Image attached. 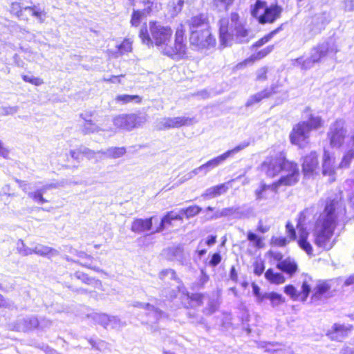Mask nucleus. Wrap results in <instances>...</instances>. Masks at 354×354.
Masks as SVG:
<instances>
[{
    "label": "nucleus",
    "instance_id": "obj_1",
    "mask_svg": "<svg viewBox=\"0 0 354 354\" xmlns=\"http://www.w3.org/2000/svg\"><path fill=\"white\" fill-rule=\"evenodd\" d=\"M185 28L180 24L176 29L174 46L171 41L172 30L170 27L162 26L157 21H150L149 29L145 25L139 32V37L143 44L148 46L153 44L163 54L173 59H180L186 53V44L184 39Z\"/></svg>",
    "mask_w": 354,
    "mask_h": 354
},
{
    "label": "nucleus",
    "instance_id": "obj_2",
    "mask_svg": "<svg viewBox=\"0 0 354 354\" xmlns=\"http://www.w3.org/2000/svg\"><path fill=\"white\" fill-rule=\"evenodd\" d=\"M346 214L344 204L341 200L335 198L326 202L324 212L316 221L313 236L315 244L326 250H330L335 241L332 239L337 225V218Z\"/></svg>",
    "mask_w": 354,
    "mask_h": 354
},
{
    "label": "nucleus",
    "instance_id": "obj_3",
    "mask_svg": "<svg viewBox=\"0 0 354 354\" xmlns=\"http://www.w3.org/2000/svg\"><path fill=\"white\" fill-rule=\"evenodd\" d=\"M261 170L267 176L274 177L281 171L284 174L279 180L284 179L281 185L290 186L299 180L297 165L287 160L281 154L274 157H268L261 165Z\"/></svg>",
    "mask_w": 354,
    "mask_h": 354
},
{
    "label": "nucleus",
    "instance_id": "obj_4",
    "mask_svg": "<svg viewBox=\"0 0 354 354\" xmlns=\"http://www.w3.org/2000/svg\"><path fill=\"white\" fill-rule=\"evenodd\" d=\"M304 118L306 120L297 124L292 129L290 134V140L292 144L303 148L308 143L310 132L316 130L323 126L322 118L311 113L310 109L306 108Z\"/></svg>",
    "mask_w": 354,
    "mask_h": 354
},
{
    "label": "nucleus",
    "instance_id": "obj_5",
    "mask_svg": "<svg viewBox=\"0 0 354 354\" xmlns=\"http://www.w3.org/2000/svg\"><path fill=\"white\" fill-rule=\"evenodd\" d=\"M218 26L220 43L223 47L227 46L234 39L240 43L248 41V30L239 21L238 14L232 13L230 26L227 18L221 19Z\"/></svg>",
    "mask_w": 354,
    "mask_h": 354
},
{
    "label": "nucleus",
    "instance_id": "obj_6",
    "mask_svg": "<svg viewBox=\"0 0 354 354\" xmlns=\"http://www.w3.org/2000/svg\"><path fill=\"white\" fill-rule=\"evenodd\" d=\"M338 51L339 49L335 41L333 39H329L313 47L308 58L305 60L298 58L296 59V63L301 66L302 69H309L315 63H318L326 57H333Z\"/></svg>",
    "mask_w": 354,
    "mask_h": 354
},
{
    "label": "nucleus",
    "instance_id": "obj_7",
    "mask_svg": "<svg viewBox=\"0 0 354 354\" xmlns=\"http://www.w3.org/2000/svg\"><path fill=\"white\" fill-rule=\"evenodd\" d=\"M283 8L277 3L268 5L266 1L257 0L252 6L251 14L259 24H272L280 18Z\"/></svg>",
    "mask_w": 354,
    "mask_h": 354
},
{
    "label": "nucleus",
    "instance_id": "obj_8",
    "mask_svg": "<svg viewBox=\"0 0 354 354\" xmlns=\"http://www.w3.org/2000/svg\"><path fill=\"white\" fill-rule=\"evenodd\" d=\"M348 131L345 126V122L339 119L332 123L327 132V138L330 145L333 148H340L343 146L347 138Z\"/></svg>",
    "mask_w": 354,
    "mask_h": 354
},
{
    "label": "nucleus",
    "instance_id": "obj_9",
    "mask_svg": "<svg viewBox=\"0 0 354 354\" xmlns=\"http://www.w3.org/2000/svg\"><path fill=\"white\" fill-rule=\"evenodd\" d=\"M147 118L142 114H122L115 117L113 120L114 126L119 129L131 131L145 124Z\"/></svg>",
    "mask_w": 354,
    "mask_h": 354
},
{
    "label": "nucleus",
    "instance_id": "obj_10",
    "mask_svg": "<svg viewBox=\"0 0 354 354\" xmlns=\"http://www.w3.org/2000/svg\"><path fill=\"white\" fill-rule=\"evenodd\" d=\"M249 145V142L245 141L239 144L232 149L228 150L223 153V154L208 160L205 164L198 167L200 172H203L204 175L207 174L210 170L217 167L218 166L223 163L229 157L244 149L245 148L248 147Z\"/></svg>",
    "mask_w": 354,
    "mask_h": 354
},
{
    "label": "nucleus",
    "instance_id": "obj_11",
    "mask_svg": "<svg viewBox=\"0 0 354 354\" xmlns=\"http://www.w3.org/2000/svg\"><path fill=\"white\" fill-rule=\"evenodd\" d=\"M189 41L191 45L198 48L214 46L216 44L209 29L194 32L190 35Z\"/></svg>",
    "mask_w": 354,
    "mask_h": 354
},
{
    "label": "nucleus",
    "instance_id": "obj_12",
    "mask_svg": "<svg viewBox=\"0 0 354 354\" xmlns=\"http://www.w3.org/2000/svg\"><path fill=\"white\" fill-rule=\"evenodd\" d=\"M330 21V15L327 12L315 15L308 25L311 37L319 33Z\"/></svg>",
    "mask_w": 354,
    "mask_h": 354
},
{
    "label": "nucleus",
    "instance_id": "obj_13",
    "mask_svg": "<svg viewBox=\"0 0 354 354\" xmlns=\"http://www.w3.org/2000/svg\"><path fill=\"white\" fill-rule=\"evenodd\" d=\"M283 180L284 179L283 178L271 185L262 183L259 188L255 191L256 200L261 201L273 197L274 194L277 193L278 188L281 186V183Z\"/></svg>",
    "mask_w": 354,
    "mask_h": 354
},
{
    "label": "nucleus",
    "instance_id": "obj_14",
    "mask_svg": "<svg viewBox=\"0 0 354 354\" xmlns=\"http://www.w3.org/2000/svg\"><path fill=\"white\" fill-rule=\"evenodd\" d=\"M192 118L181 116L175 118H162L158 124V128L160 130L178 128L183 126H188L192 123Z\"/></svg>",
    "mask_w": 354,
    "mask_h": 354
},
{
    "label": "nucleus",
    "instance_id": "obj_15",
    "mask_svg": "<svg viewBox=\"0 0 354 354\" xmlns=\"http://www.w3.org/2000/svg\"><path fill=\"white\" fill-rule=\"evenodd\" d=\"M190 35L195 31L209 29L208 15L207 13H200L191 17L187 21Z\"/></svg>",
    "mask_w": 354,
    "mask_h": 354
},
{
    "label": "nucleus",
    "instance_id": "obj_16",
    "mask_svg": "<svg viewBox=\"0 0 354 354\" xmlns=\"http://www.w3.org/2000/svg\"><path fill=\"white\" fill-rule=\"evenodd\" d=\"M318 155L315 151H311L302 158V171L305 176H311L318 167Z\"/></svg>",
    "mask_w": 354,
    "mask_h": 354
},
{
    "label": "nucleus",
    "instance_id": "obj_17",
    "mask_svg": "<svg viewBox=\"0 0 354 354\" xmlns=\"http://www.w3.org/2000/svg\"><path fill=\"white\" fill-rule=\"evenodd\" d=\"M322 174L324 176H329V180L333 182L335 180V158L328 150L324 149L322 158Z\"/></svg>",
    "mask_w": 354,
    "mask_h": 354
},
{
    "label": "nucleus",
    "instance_id": "obj_18",
    "mask_svg": "<svg viewBox=\"0 0 354 354\" xmlns=\"http://www.w3.org/2000/svg\"><path fill=\"white\" fill-rule=\"evenodd\" d=\"M167 257L171 260H176L181 264H184L188 259L189 254L184 251L183 246L180 244L173 245L166 250Z\"/></svg>",
    "mask_w": 354,
    "mask_h": 354
},
{
    "label": "nucleus",
    "instance_id": "obj_19",
    "mask_svg": "<svg viewBox=\"0 0 354 354\" xmlns=\"http://www.w3.org/2000/svg\"><path fill=\"white\" fill-rule=\"evenodd\" d=\"M153 217H149L145 219L136 218L131 224V230L135 233L140 234L149 231L152 227V221Z\"/></svg>",
    "mask_w": 354,
    "mask_h": 354
},
{
    "label": "nucleus",
    "instance_id": "obj_20",
    "mask_svg": "<svg viewBox=\"0 0 354 354\" xmlns=\"http://www.w3.org/2000/svg\"><path fill=\"white\" fill-rule=\"evenodd\" d=\"M299 238L297 243L299 246L304 250L308 254H311L313 252V247L308 241V232L306 229L301 227L299 224L297 225Z\"/></svg>",
    "mask_w": 354,
    "mask_h": 354
},
{
    "label": "nucleus",
    "instance_id": "obj_21",
    "mask_svg": "<svg viewBox=\"0 0 354 354\" xmlns=\"http://www.w3.org/2000/svg\"><path fill=\"white\" fill-rule=\"evenodd\" d=\"M351 328L342 324H335L326 335L333 340L342 341L348 335Z\"/></svg>",
    "mask_w": 354,
    "mask_h": 354
},
{
    "label": "nucleus",
    "instance_id": "obj_22",
    "mask_svg": "<svg viewBox=\"0 0 354 354\" xmlns=\"http://www.w3.org/2000/svg\"><path fill=\"white\" fill-rule=\"evenodd\" d=\"M276 267L277 269L289 275L290 277H292L298 270L297 263L291 258H287L278 262Z\"/></svg>",
    "mask_w": 354,
    "mask_h": 354
},
{
    "label": "nucleus",
    "instance_id": "obj_23",
    "mask_svg": "<svg viewBox=\"0 0 354 354\" xmlns=\"http://www.w3.org/2000/svg\"><path fill=\"white\" fill-rule=\"evenodd\" d=\"M93 116V114L88 115V113H82L81 114L82 118L84 120V123L82 125V131L84 134H89L93 133L95 132H98L102 130H104V129L100 127L97 124L94 123L91 117Z\"/></svg>",
    "mask_w": 354,
    "mask_h": 354
},
{
    "label": "nucleus",
    "instance_id": "obj_24",
    "mask_svg": "<svg viewBox=\"0 0 354 354\" xmlns=\"http://www.w3.org/2000/svg\"><path fill=\"white\" fill-rule=\"evenodd\" d=\"M228 186L226 183L220 184L205 190L203 196L215 198L227 192Z\"/></svg>",
    "mask_w": 354,
    "mask_h": 354
},
{
    "label": "nucleus",
    "instance_id": "obj_25",
    "mask_svg": "<svg viewBox=\"0 0 354 354\" xmlns=\"http://www.w3.org/2000/svg\"><path fill=\"white\" fill-rule=\"evenodd\" d=\"M272 93V89H265L258 93L252 95L247 101L246 106H250L256 103L259 102L263 99L270 97Z\"/></svg>",
    "mask_w": 354,
    "mask_h": 354
},
{
    "label": "nucleus",
    "instance_id": "obj_26",
    "mask_svg": "<svg viewBox=\"0 0 354 354\" xmlns=\"http://www.w3.org/2000/svg\"><path fill=\"white\" fill-rule=\"evenodd\" d=\"M134 306L140 307L142 308L147 310L149 312L148 315L153 317L155 321H158L160 318L162 317L163 315V313L161 310H160L157 308L154 307L153 306L148 303L142 304L138 302L136 304L134 305Z\"/></svg>",
    "mask_w": 354,
    "mask_h": 354
},
{
    "label": "nucleus",
    "instance_id": "obj_27",
    "mask_svg": "<svg viewBox=\"0 0 354 354\" xmlns=\"http://www.w3.org/2000/svg\"><path fill=\"white\" fill-rule=\"evenodd\" d=\"M266 279L272 283L281 284L286 281L284 276L280 272H274L272 269H268L265 273Z\"/></svg>",
    "mask_w": 354,
    "mask_h": 354
},
{
    "label": "nucleus",
    "instance_id": "obj_28",
    "mask_svg": "<svg viewBox=\"0 0 354 354\" xmlns=\"http://www.w3.org/2000/svg\"><path fill=\"white\" fill-rule=\"evenodd\" d=\"M98 153H102V155L110 158H118L125 154L126 149L124 147H111L106 151H98Z\"/></svg>",
    "mask_w": 354,
    "mask_h": 354
},
{
    "label": "nucleus",
    "instance_id": "obj_29",
    "mask_svg": "<svg viewBox=\"0 0 354 354\" xmlns=\"http://www.w3.org/2000/svg\"><path fill=\"white\" fill-rule=\"evenodd\" d=\"M234 0H212V8L218 12H225L233 4Z\"/></svg>",
    "mask_w": 354,
    "mask_h": 354
},
{
    "label": "nucleus",
    "instance_id": "obj_30",
    "mask_svg": "<svg viewBox=\"0 0 354 354\" xmlns=\"http://www.w3.org/2000/svg\"><path fill=\"white\" fill-rule=\"evenodd\" d=\"M115 102L122 104H128L130 102L140 103L141 97L138 95H118L115 99Z\"/></svg>",
    "mask_w": 354,
    "mask_h": 354
},
{
    "label": "nucleus",
    "instance_id": "obj_31",
    "mask_svg": "<svg viewBox=\"0 0 354 354\" xmlns=\"http://www.w3.org/2000/svg\"><path fill=\"white\" fill-rule=\"evenodd\" d=\"M264 297H266L265 299L270 301L273 307L278 306L285 302L284 297L281 294L275 292H268L264 295Z\"/></svg>",
    "mask_w": 354,
    "mask_h": 354
},
{
    "label": "nucleus",
    "instance_id": "obj_32",
    "mask_svg": "<svg viewBox=\"0 0 354 354\" xmlns=\"http://www.w3.org/2000/svg\"><path fill=\"white\" fill-rule=\"evenodd\" d=\"M19 322V324L23 325L22 329L26 330L36 328L40 324L38 319L35 317L24 318Z\"/></svg>",
    "mask_w": 354,
    "mask_h": 354
},
{
    "label": "nucleus",
    "instance_id": "obj_33",
    "mask_svg": "<svg viewBox=\"0 0 354 354\" xmlns=\"http://www.w3.org/2000/svg\"><path fill=\"white\" fill-rule=\"evenodd\" d=\"M32 250V253H35L41 256H46L50 254L52 255H57L58 254V252L56 250L43 245H37L35 248Z\"/></svg>",
    "mask_w": 354,
    "mask_h": 354
},
{
    "label": "nucleus",
    "instance_id": "obj_34",
    "mask_svg": "<svg viewBox=\"0 0 354 354\" xmlns=\"http://www.w3.org/2000/svg\"><path fill=\"white\" fill-rule=\"evenodd\" d=\"M312 279L310 277H305L301 285V292H300L301 300L302 301H306L307 299L310 291H311V286L310 284V281Z\"/></svg>",
    "mask_w": 354,
    "mask_h": 354
},
{
    "label": "nucleus",
    "instance_id": "obj_35",
    "mask_svg": "<svg viewBox=\"0 0 354 354\" xmlns=\"http://www.w3.org/2000/svg\"><path fill=\"white\" fill-rule=\"evenodd\" d=\"M90 317H91L95 323L102 326L104 328H107L109 327V316L107 315L95 313L91 314Z\"/></svg>",
    "mask_w": 354,
    "mask_h": 354
},
{
    "label": "nucleus",
    "instance_id": "obj_36",
    "mask_svg": "<svg viewBox=\"0 0 354 354\" xmlns=\"http://www.w3.org/2000/svg\"><path fill=\"white\" fill-rule=\"evenodd\" d=\"M330 288V286L327 282H319L314 288L313 297L319 299L320 297L326 293Z\"/></svg>",
    "mask_w": 354,
    "mask_h": 354
},
{
    "label": "nucleus",
    "instance_id": "obj_37",
    "mask_svg": "<svg viewBox=\"0 0 354 354\" xmlns=\"http://www.w3.org/2000/svg\"><path fill=\"white\" fill-rule=\"evenodd\" d=\"M222 211H223V215H224V217L232 216L235 218H241L243 216V213L239 210V207H226V208H223L222 209Z\"/></svg>",
    "mask_w": 354,
    "mask_h": 354
},
{
    "label": "nucleus",
    "instance_id": "obj_38",
    "mask_svg": "<svg viewBox=\"0 0 354 354\" xmlns=\"http://www.w3.org/2000/svg\"><path fill=\"white\" fill-rule=\"evenodd\" d=\"M202 210V208L198 205L189 206L187 208L181 209L180 213L185 214L187 218H190L198 215Z\"/></svg>",
    "mask_w": 354,
    "mask_h": 354
},
{
    "label": "nucleus",
    "instance_id": "obj_39",
    "mask_svg": "<svg viewBox=\"0 0 354 354\" xmlns=\"http://www.w3.org/2000/svg\"><path fill=\"white\" fill-rule=\"evenodd\" d=\"M283 24H281L280 26H279L277 28L274 29V30L271 31L269 34L264 36L263 38H261L260 40H259L256 43L257 46H261L264 44L267 43L270 39H271L275 35H277L278 32H279L282 30Z\"/></svg>",
    "mask_w": 354,
    "mask_h": 354
},
{
    "label": "nucleus",
    "instance_id": "obj_40",
    "mask_svg": "<svg viewBox=\"0 0 354 354\" xmlns=\"http://www.w3.org/2000/svg\"><path fill=\"white\" fill-rule=\"evenodd\" d=\"M284 292L294 301L298 300L301 295L300 292L292 285L286 286L284 287Z\"/></svg>",
    "mask_w": 354,
    "mask_h": 354
},
{
    "label": "nucleus",
    "instance_id": "obj_41",
    "mask_svg": "<svg viewBox=\"0 0 354 354\" xmlns=\"http://www.w3.org/2000/svg\"><path fill=\"white\" fill-rule=\"evenodd\" d=\"M354 158V151L352 150L348 151L342 158V161L339 165L340 168H347L349 167L353 159Z\"/></svg>",
    "mask_w": 354,
    "mask_h": 354
},
{
    "label": "nucleus",
    "instance_id": "obj_42",
    "mask_svg": "<svg viewBox=\"0 0 354 354\" xmlns=\"http://www.w3.org/2000/svg\"><path fill=\"white\" fill-rule=\"evenodd\" d=\"M89 343L91 345V346L97 350H99L100 351H104L107 349H109V344L101 339H90Z\"/></svg>",
    "mask_w": 354,
    "mask_h": 354
},
{
    "label": "nucleus",
    "instance_id": "obj_43",
    "mask_svg": "<svg viewBox=\"0 0 354 354\" xmlns=\"http://www.w3.org/2000/svg\"><path fill=\"white\" fill-rule=\"evenodd\" d=\"M17 250L23 256H28L32 254V250L26 246L24 241L19 239L17 243Z\"/></svg>",
    "mask_w": 354,
    "mask_h": 354
},
{
    "label": "nucleus",
    "instance_id": "obj_44",
    "mask_svg": "<svg viewBox=\"0 0 354 354\" xmlns=\"http://www.w3.org/2000/svg\"><path fill=\"white\" fill-rule=\"evenodd\" d=\"M118 48L120 55L131 52L132 50V43L129 39H124L122 44L118 46Z\"/></svg>",
    "mask_w": 354,
    "mask_h": 354
},
{
    "label": "nucleus",
    "instance_id": "obj_45",
    "mask_svg": "<svg viewBox=\"0 0 354 354\" xmlns=\"http://www.w3.org/2000/svg\"><path fill=\"white\" fill-rule=\"evenodd\" d=\"M28 196L39 204H44L48 201L43 197V194L37 189L35 192H28Z\"/></svg>",
    "mask_w": 354,
    "mask_h": 354
},
{
    "label": "nucleus",
    "instance_id": "obj_46",
    "mask_svg": "<svg viewBox=\"0 0 354 354\" xmlns=\"http://www.w3.org/2000/svg\"><path fill=\"white\" fill-rule=\"evenodd\" d=\"M184 5V0H172L170 6L172 8V15H176L181 12Z\"/></svg>",
    "mask_w": 354,
    "mask_h": 354
},
{
    "label": "nucleus",
    "instance_id": "obj_47",
    "mask_svg": "<svg viewBox=\"0 0 354 354\" xmlns=\"http://www.w3.org/2000/svg\"><path fill=\"white\" fill-rule=\"evenodd\" d=\"M252 292H253V294L257 298V301L258 303H261L263 300H265V298L264 297V295L268 293L267 292H261L260 291V288L259 287L258 285H257L256 283H252Z\"/></svg>",
    "mask_w": 354,
    "mask_h": 354
},
{
    "label": "nucleus",
    "instance_id": "obj_48",
    "mask_svg": "<svg viewBox=\"0 0 354 354\" xmlns=\"http://www.w3.org/2000/svg\"><path fill=\"white\" fill-rule=\"evenodd\" d=\"M124 326V324L117 317H109V327L119 329Z\"/></svg>",
    "mask_w": 354,
    "mask_h": 354
},
{
    "label": "nucleus",
    "instance_id": "obj_49",
    "mask_svg": "<svg viewBox=\"0 0 354 354\" xmlns=\"http://www.w3.org/2000/svg\"><path fill=\"white\" fill-rule=\"evenodd\" d=\"M24 10L30 11L31 15L38 19L41 22L44 21L42 18V11L36 6L25 7Z\"/></svg>",
    "mask_w": 354,
    "mask_h": 354
},
{
    "label": "nucleus",
    "instance_id": "obj_50",
    "mask_svg": "<svg viewBox=\"0 0 354 354\" xmlns=\"http://www.w3.org/2000/svg\"><path fill=\"white\" fill-rule=\"evenodd\" d=\"M159 277L161 280H165L167 277L170 279H175L176 277V272L172 269H166L160 272Z\"/></svg>",
    "mask_w": 354,
    "mask_h": 354
},
{
    "label": "nucleus",
    "instance_id": "obj_51",
    "mask_svg": "<svg viewBox=\"0 0 354 354\" xmlns=\"http://www.w3.org/2000/svg\"><path fill=\"white\" fill-rule=\"evenodd\" d=\"M73 277L76 278L77 279L81 280L82 282L86 283V284H91L93 281H94V279L89 278L86 274L82 272H76Z\"/></svg>",
    "mask_w": 354,
    "mask_h": 354
},
{
    "label": "nucleus",
    "instance_id": "obj_52",
    "mask_svg": "<svg viewBox=\"0 0 354 354\" xmlns=\"http://www.w3.org/2000/svg\"><path fill=\"white\" fill-rule=\"evenodd\" d=\"M22 79L24 82L30 83L35 86H40L44 83L41 79L34 76L22 75Z\"/></svg>",
    "mask_w": 354,
    "mask_h": 354
},
{
    "label": "nucleus",
    "instance_id": "obj_53",
    "mask_svg": "<svg viewBox=\"0 0 354 354\" xmlns=\"http://www.w3.org/2000/svg\"><path fill=\"white\" fill-rule=\"evenodd\" d=\"M80 152L82 155L85 156L88 159H93L96 158L97 154H100L98 151H94L85 147H80Z\"/></svg>",
    "mask_w": 354,
    "mask_h": 354
},
{
    "label": "nucleus",
    "instance_id": "obj_54",
    "mask_svg": "<svg viewBox=\"0 0 354 354\" xmlns=\"http://www.w3.org/2000/svg\"><path fill=\"white\" fill-rule=\"evenodd\" d=\"M142 16V12L139 10H133L132 15H131V24L133 26H138L139 24L140 23V20Z\"/></svg>",
    "mask_w": 354,
    "mask_h": 354
},
{
    "label": "nucleus",
    "instance_id": "obj_55",
    "mask_svg": "<svg viewBox=\"0 0 354 354\" xmlns=\"http://www.w3.org/2000/svg\"><path fill=\"white\" fill-rule=\"evenodd\" d=\"M172 221L173 220L170 219V217H169L168 214H167L162 218L159 227H158L153 233L162 231L165 229L166 225H171Z\"/></svg>",
    "mask_w": 354,
    "mask_h": 354
},
{
    "label": "nucleus",
    "instance_id": "obj_56",
    "mask_svg": "<svg viewBox=\"0 0 354 354\" xmlns=\"http://www.w3.org/2000/svg\"><path fill=\"white\" fill-rule=\"evenodd\" d=\"M248 239L250 242H252L254 245L257 248H260L262 244L261 238H259L256 234L252 232H248Z\"/></svg>",
    "mask_w": 354,
    "mask_h": 354
},
{
    "label": "nucleus",
    "instance_id": "obj_57",
    "mask_svg": "<svg viewBox=\"0 0 354 354\" xmlns=\"http://www.w3.org/2000/svg\"><path fill=\"white\" fill-rule=\"evenodd\" d=\"M253 266L254 273L257 276L262 274L265 270L264 263L262 261H257L254 262Z\"/></svg>",
    "mask_w": 354,
    "mask_h": 354
},
{
    "label": "nucleus",
    "instance_id": "obj_58",
    "mask_svg": "<svg viewBox=\"0 0 354 354\" xmlns=\"http://www.w3.org/2000/svg\"><path fill=\"white\" fill-rule=\"evenodd\" d=\"M342 8L345 12L354 11V0H343L341 3Z\"/></svg>",
    "mask_w": 354,
    "mask_h": 354
},
{
    "label": "nucleus",
    "instance_id": "obj_59",
    "mask_svg": "<svg viewBox=\"0 0 354 354\" xmlns=\"http://www.w3.org/2000/svg\"><path fill=\"white\" fill-rule=\"evenodd\" d=\"M201 172L198 167L193 169L192 171H189L180 179V183H185V181L192 178L194 176L198 175Z\"/></svg>",
    "mask_w": 354,
    "mask_h": 354
},
{
    "label": "nucleus",
    "instance_id": "obj_60",
    "mask_svg": "<svg viewBox=\"0 0 354 354\" xmlns=\"http://www.w3.org/2000/svg\"><path fill=\"white\" fill-rule=\"evenodd\" d=\"M267 72H268V68L267 67H262L259 68L257 71V80L258 81H265L267 80Z\"/></svg>",
    "mask_w": 354,
    "mask_h": 354
},
{
    "label": "nucleus",
    "instance_id": "obj_61",
    "mask_svg": "<svg viewBox=\"0 0 354 354\" xmlns=\"http://www.w3.org/2000/svg\"><path fill=\"white\" fill-rule=\"evenodd\" d=\"M221 261V256L220 253L216 252L213 254L210 261H209V265L212 267H216L217 265L220 263Z\"/></svg>",
    "mask_w": 354,
    "mask_h": 354
},
{
    "label": "nucleus",
    "instance_id": "obj_62",
    "mask_svg": "<svg viewBox=\"0 0 354 354\" xmlns=\"http://www.w3.org/2000/svg\"><path fill=\"white\" fill-rule=\"evenodd\" d=\"M286 228L287 230V233L290 237V239L295 240L297 238V236H296V232H295V230L293 225L290 222H288L286 225Z\"/></svg>",
    "mask_w": 354,
    "mask_h": 354
},
{
    "label": "nucleus",
    "instance_id": "obj_63",
    "mask_svg": "<svg viewBox=\"0 0 354 354\" xmlns=\"http://www.w3.org/2000/svg\"><path fill=\"white\" fill-rule=\"evenodd\" d=\"M11 12L16 14L19 17L21 15L22 10L21 4L18 2H14L11 5Z\"/></svg>",
    "mask_w": 354,
    "mask_h": 354
},
{
    "label": "nucleus",
    "instance_id": "obj_64",
    "mask_svg": "<svg viewBox=\"0 0 354 354\" xmlns=\"http://www.w3.org/2000/svg\"><path fill=\"white\" fill-rule=\"evenodd\" d=\"M272 242L276 245L283 247L286 245L289 241L286 237H277L272 239Z\"/></svg>",
    "mask_w": 354,
    "mask_h": 354
}]
</instances>
